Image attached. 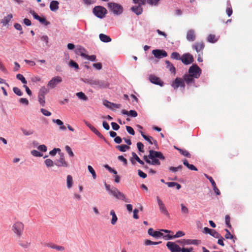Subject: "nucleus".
I'll list each match as a JSON object with an SVG mask.
<instances>
[{
    "label": "nucleus",
    "mask_w": 252,
    "mask_h": 252,
    "mask_svg": "<svg viewBox=\"0 0 252 252\" xmlns=\"http://www.w3.org/2000/svg\"><path fill=\"white\" fill-rule=\"evenodd\" d=\"M193 47L197 52H199L203 49L204 44L202 42H196L193 45Z\"/></svg>",
    "instance_id": "obj_26"
},
{
    "label": "nucleus",
    "mask_w": 252,
    "mask_h": 252,
    "mask_svg": "<svg viewBox=\"0 0 252 252\" xmlns=\"http://www.w3.org/2000/svg\"><path fill=\"white\" fill-rule=\"evenodd\" d=\"M93 66L97 70H100L102 69V64L100 63H95L93 64Z\"/></svg>",
    "instance_id": "obj_61"
},
{
    "label": "nucleus",
    "mask_w": 252,
    "mask_h": 252,
    "mask_svg": "<svg viewBox=\"0 0 252 252\" xmlns=\"http://www.w3.org/2000/svg\"><path fill=\"white\" fill-rule=\"evenodd\" d=\"M132 158H131L130 161L132 164H135V161L136 160L140 164L144 165V162L140 159L136 154L134 152L132 153Z\"/></svg>",
    "instance_id": "obj_21"
},
{
    "label": "nucleus",
    "mask_w": 252,
    "mask_h": 252,
    "mask_svg": "<svg viewBox=\"0 0 252 252\" xmlns=\"http://www.w3.org/2000/svg\"><path fill=\"white\" fill-rule=\"evenodd\" d=\"M210 234L216 238H220V235L218 233L216 230L212 229L210 233Z\"/></svg>",
    "instance_id": "obj_49"
},
{
    "label": "nucleus",
    "mask_w": 252,
    "mask_h": 252,
    "mask_svg": "<svg viewBox=\"0 0 252 252\" xmlns=\"http://www.w3.org/2000/svg\"><path fill=\"white\" fill-rule=\"evenodd\" d=\"M184 82H186V83L188 85H190L194 83V78L189 73V74H186L184 75Z\"/></svg>",
    "instance_id": "obj_20"
},
{
    "label": "nucleus",
    "mask_w": 252,
    "mask_h": 252,
    "mask_svg": "<svg viewBox=\"0 0 252 252\" xmlns=\"http://www.w3.org/2000/svg\"><path fill=\"white\" fill-rule=\"evenodd\" d=\"M13 17V15L12 14H9L7 15L6 16H5L1 21V23L2 24L3 26H6L8 24L10 21Z\"/></svg>",
    "instance_id": "obj_25"
},
{
    "label": "nucleus",
    "mask_w": 252,
    "mask_h": 252,
    "mask_svg": "<svg viewBox=\"0 0 252 252\" xmlns=\"http://www.w3.org/2000/svg\"><path fill=\"white\" fill-rule=\"evenodd\" d=\"M126 129L130 134H131L132 135H134L135 134L134 130H133V128L131 127V126H126Z\"/></svg>",
    "instance_id": "obj_59"
},
{
    "label": "nucleus",
    "mask_w": 252,
    "mask_h": 252,
    "mask_svg": "<svg viewBox=\"0 0 252 252\" xmlns=\"http://www.w3.org/2000/svg\"><path fill=\"white\" fill-rule=\"evenodd\" d=\"M84 58L91 61H95L96 60V56L95 55L89 56L88 55H86Z\"/></svg>",
    "instance_id": "obj_57"
},
{
    "label": "nucleus",
    "mask_w": 252,
    "mask_h": 252,
    "mask_svg": "<svg viewBox=\"0 0 252 252\" xmlns=\"http://www.w3.org/2000/svg\"><path fill=\"white\" fill-rule=\"evenodd\" d=\"M94 15L98 18H103L106 14V9L101 6H96L93 9Z\"/></svg>",
    "instance_id": "obj_8"
},
{
    "label": "nucleus",
    "mask_w": 252,
    "mask_h": 252,
    "mask_svg": "<svg viewBox=\"0 0 252 252\" xmlns=\"http://www.w3.org/2000/svg\"><path fill=\"white\" fill-rule=\"evenodd\" d=\"M19 245L23 248H27L30 246L31 243L28 242H24L21 241L19 243Z\"/></svg>",
    "instance_id": "obj_55"
},
{
    "label": "nucleus",
    "mask_w": 252,
    "mask_h": 252,
    "mask_svg": "<svg viewBox=\"0 0 252 252\" xmlns=\"http://www.w3.org/2000/svg\"><path fill=\"white\" fill-rule=\"evenodd\" d=\"M59 2L57 0H52L50 4V9L52 11H56L58 10Z\"/></svg>",
    "instance_id": "obj_23"
},
{
    "label": "nucleus",
    "mask_w": 252,
    "mask_h": 252,
    "mask_svg": "<svg viewBox=\"0 0 252 252\" xmlns=\"http://www.w3.org/2000/svg\"><path fill=\"white\" fill-rule=\"evenodd\" d=\"M14 27L17 30L21 31L20 34H22L23 33L22 31V28L20 24L18 23H15L14 25Z\"/></svg>",
    "instance_id": "obj_63"
},
{
    "label": "nucleus",
    "mask_w": 252,
    "mask_h": 252,
    "mask_svg": "<svg viewBox=\"0 0 252 252\" xmlns=\"http://www.w3.org/2000/svg\"><path fill=\"white\" fill-rule=\"evenodd\" d=\"M30 13L32 15L33 17L35 19L38 20L41 24L45 26H48L50 24V23L46 20L45 17L44 16L40 17L34 11L31 10Z\"/></svg>",
    "instance_id": "obj_10"
},
{
    "label": "nucleus",
    "mask_w": 252,
    "mask_h": 252,
    "mask_svg": "<svg viewBox=\"0 0 252 252\" xmlns=\"http://www.w3.org/2000/svg\"><path fill=\"white\" fill-rule=\"evenodd\" d=\"M31 154L35 157H41L43 156V154L35 150L31 151Z\"/></svg>",
    "instance_id": "obj_45"
},
{
    "label": "nucleus",
    "mask_w": 252,
    "mask_h": 252,
    "mask_svg": "<svg viewBox=\"0 0 252 252\" xmlns=\"http://www.w3.org/2000/svg\"><path fill=\"white\" fill-rule=\"evenodd\" d=\"M110 215L112 216V219L111 220V224L113 225H115L118 220V217L113 209L110 210Z\"/></svg>",
    "instance_id": "obj_24"
},
{
    "label": "nucleus",
    "mask_w": 252,
    "mask_h": 252,
    "mask_svg": "<svg viewBox=\"0 0 252 252\" xmlns=\"http://www.w3.org/2000/svg\"><path fill=\"white\" fill-rule=\"evenodd\" d=\"M143 158L147 163L150 164L159 165L160 162L158 158L164 160L165 158L161 152L151 150L149 151V155L144 156Z\"/></svg>",
    "instance_id": "obj_1"
},
{
    "label": "nucleus",
    "mask_w": 252,
    "mask_h": 252,
    "mask_svg": "<svg viewBox=\"0 0 252 252\" xmlns=\"http://www.w3.org/2000/svg\"><path fill=\"white\" fill-rule=\"evenodd\" d=\"M49 92L48 89H47L45 86L42 87L38 92V94L41 96H45V95Z\"/></svg>",
    "instance_id": "obj_33"
},
{
    "label": "nucleus",
    "mask_w": 252,
    "mask_h": 252,
    "mask_svg": "<svg viewBox=\"0 0 252 252\" xmlns=\"http://www.w3.org/2000/svg\"><path fill=\"white\" fill-rule=\"evenodd\" d=\"M152 53L156 58L158 59H161L167 56V54L165 51L159 49L153 50Z\"/></svg>",
    "instance_id": "obj_14"
},
{
    "label": "nucleus",
    "mask_w": 252,
    "mask_h": 252,
    "mask_svg": "<svg viewBox=\"0 0 252 252\" xmlns=\"http://www.w3.org/2000/svg\"><path fill=\"white\" fill-rule=\"evenodd\" d=\"M179 243H181L183 245H190L193 244L197 245L200 244V241L198 240H190V239H184L178 241Z\"/></svg>",
    "instance_id": "obj_17"
},
{
    "label": "nucleus",
    "mask_w": 252,
    "mask_h": 252,
    "mask_svg": "<svg viewBox=\"0 0 252 252\" xmlns=\"http://www.w3.org/2000/svg\"><path fill=\"white\" fill-rule=\"evenodd\" d=\"M140 133L145 140L148 141L150 144H153L152 141L153 140V138L151 136H147L145 135L142 131H140Z\"/></svg>",
    "instance_id": "obj_39"
},
{
    "label": "nucleus",
    "mask_w": 252,
    "mask_h": 252,
    "mask_svg": "<svg viewBox=\"0 0 252 252\" xmlns=\"http://www.w3.org/2000/svg\"><path fill=\"white\" fill-rule=\"evenodd\" d=\"M172 87L174 89H176L179 87H183L184 88L185 86V82L184 79L180 78H177L175 80L174 82H173L171 84Z\"/></svg>",
    "instance_id": "obj_15"
},
{
    "label": "nucleus",
    "mask_w": 252,
    "mask_h": 252,
    "mask_svg": "<svg viewBox=\"0 0 252 252\" xmlns=\"http://www.w3.org/2000/svg\"><path fill=\"white\" fill-rule=\"evenodd\" d=\"M24 228V223L19 220H17L12 224L11 231L17 238L20 239L23 235Z\"/></svg>",
    "instance_id": "obj_3"
},
{
    "label": "nucleus",
    "mask_w": 252,
    "mask_h": 252,
    "mask_svg": "<svg viewBox=\"0 0 252 252\" xmlns=\"http://www.w3.org/2000/svg\"><path fill=\"white\" fill-rule=\"evenodd\" d=\"M105 187L107 191L110 195H113L116 199L122 200L125 202H129V200L126 196L115 187L111 188L109 185L105 184Z\"/></svg>",
    "instance_id": "obj_2"
},
{
    "label": "nucleus",
    "mask_w": 252,
    "mask_h": 252,
    "mask_svg": "<svg viewBox=\"0 0 252 252\" xmlns=\"http://www.w3.org/2000/svg\"><path fill=\"white\" fill-rule=\"evenodd\" d=\"M187 39L189 41H193L195 40V32L193 30H189L187 32Z\"/></svg>",
    "instance_id": "obj_19"
},
{
    "label": "nucleus",
    "mask_w": 252,
    "mask_h": 252,
    "mask_svg": "<svg viewBox=\"0 0 252 252\" xmlns=\"http://www.w3.org/2000/svg\"><path fill=\"white\" fill-rule=\"evenodd\" d=\"M189 73L194 77V78H198L201 73V69L196 64H193L190 66L189 69Z\"/></svg>",
    "instance_id": "obj_6"
},
{
    "label": "nucleus",
    "mask_w": 252,
    "mask_h": 252,
    "mask_svg": "<svg viewBox=\"0 0 252 252\" xmlns=\"http://www.w3.org/2000/svg\"><path fill=\"white\" fill-rule=\"evenodd\" d=\"M40 39L42 41L45 42V43L46 45H48L49 37L47 35H42V36H41Z\"/></svg>",
    "instance_id": "obj_50"
},
{
    "label": "nucleus",
    "mask_w": 252,
    "mask_h": 252,
    "mask_svg": "<svg viewBox=\"0 0 252 252\" xmlns=\"http://www.w3.org/2000/svg\"><path fill=\"white\" fill-rule=\"evenodd\" d=\"M19 102L22 104H25V105H28V104L29 103V100L27 98H20Z\"/></svg>",
    "instance_id": "obj_62"
},
{
    "label": "nucleus",
    "mask_w": 252,
    "mask_h": 252,
    "mask_svg": "<svg viewBox=\"0 0 252 252\" xmlns=\"http://www.w3.org/2000/svg\"><path fill=\"white\" fill-rule=\"evenodd\" d=\"M37 149L41 151H42V152H45L47 151V147L45 145H39L38 147H37Z\"/></svg>",
    "instance_id": "obj_64"
},
{
    "label": "nucleus",
    "mask_w": 252,
    "mask_h": 252,
    "mask_svg": "<svg viewBox=\"0 0 252 252\" xmlns=\"http://www.w3.org/2000/svg\"><path fill=\"white\" fill-rule=\"evenodd\" d=\"M59 154L60 156V158L56 160L55 164L59 167H68V164L65 160L64 154L63 153Z\"/></svg>",
    "instance_id": "obj_7"
},
{
    "label": "nucleus",
    "mask_w": 252,
    "mask_h": 252,
    "mask_svg": "<svg viewBox=\"0 0 252 252\" xmlns=\"http://www.w3.org/2000/svg\"><path fill=\"white\" fill-rule=\"evenodd\" d=\"M68 65L70 67L74 68L76 69H79V66L78 64L72 60L70 61L68 63Z\"/></svg>",
    "instance_id": "obj_44"
},
{
    "label": "nucleus",
    "mask_w": 252,
    "mask_h": 252,
    "mask_svg": "<svg viewBox=\"0 0 252 252\" xmlns=\"http://www.w3.org/2000/svg\"><path fill=\"white\" fill-rule=\"evenodd\" d=\"M58 152L60 153L61 149L59 148H54L49 152V154L51 156H55Z\"/></svg>",
    "instance_id": "obj_51"
},
{
    "label": "nucleus",
    "mask_w": 252,
    "mask_h": 252,
    "mask_svg": "<svg viewBox=\"0 0 252 252\" xmlns=\"http://www.w3.org/2000/svg\"><path fill=\"white\" fill-rule=\"evenodd\" d=\"M40 111L43 114V115L46 116H50L51 115V113L50 112L43 108H41L40 109Z\"/></svg>",
    "instance_id": "obj_58"
},
{
    "label": "nucleus",
    "mask_w": 252,
    "mask_h": 252,
    "mask_svg": "<svg viewBox=\"0 0 252 252\" xmlns=\"http://www.w3.org/2000/svg\"><path fill=\"white\" fill-rule=\"evenodd\" d=\"M225 231H226V233L225 235V238L227 239H232L233 238V235L230 233L229 230L227 229H225Z\"/></svg>",
    "instance_id": "obj_56"
},
{
    "label": "nucleus",
    "mask_w": 252,
    "mask_h": 252,
    "mask_svg": "<svg viewBox=\"0 0 252 252\" xmlns=\"http://www.w3.org/2000/svg\"><path fill=\"white\" fill-rule=\"evenodd\" d=\"M86 125L90 129L94 132L96 135L102 139H104L103 136L96 129L94 126L89 123L86 122Z\"/></svg>",
    "instance_id": "obj_22"
},
{
    "label": "nucleus",
    "mask_w": 252,
    "mask_h": 252,
    "mask_svg": "<svg viewBox=\"0 0 252 252\" xmlns=\"http://www.w3.org/2000/svg\"><path fill=\"white\" fill-rule=\"evenodd\" d=\"M73 186V180L72 177L71 175H68L66 177V187L68 189H69L72 188Z\"/></svg>",
    "instance_id": "obj_27"
},
{
    "label": "nucleus",
    "mask_w": 252,
    "mask_h": 252,
    "mask_svg": "<svg viewBox=\"0 0 252 252\" xmlns=\"http://www.w3.org/2000/svg\"><path fill=\"white\" fill-rule=\"evenodd\" d=\"M76 95L81 100L87 101L88 100L87 96L83 92H79L76 94Z\"/></svg>",
    "instance_id": "obj_34"
},
{
    "label": "nucleus",
    "mask_w": 252,
    "mask_h": 252,
    "mask_svg": "<svg viewBox=\"0 0 252 252\" xmlns=\"http://www.w3.org/2000/svg\"><path fill=\"white\" fill-rule=\"evenodd\" d=\"M165 63L166 64V67L170 70L171 73H173L174 75L176 74V68L174 66L172 63L169 61H166Z\"/></svg>",
    "instance_id": "obj_29"
},
{
    "label": "nucleus",
    "mask_w": 252,
    "mask_h": 252,
    "mask_svg": "<svg viewBox=\"0 0 252 252\" xmlns=\"http://www.w3.org/2000/svg\"><path fill=\"white\" fill-rule=\"evenodd\" d=\"M166 247L171 252H181V249L179 245L173 242H168Z\"/></svg>",
    "instance_id": "obj_12"
},
{
    "label": "nucleus",
    "mask_w": 252,
    "mask_h": 252,
    "mask_svg": "<svg viewBox=\"0 0 252 252\" xmlns=\"http://www.w3.org/2000/svg\"><path fill=\"white\" fill-rule=\"evenodd\" d=\"M44 163L47 168L52 167L54 166L55 162L51 159L48 158L44 161Z\"/></svg>",
    "instance_id": "obj_35"
},
{
    "label": "nucleus",
    "mask_w": 252,
    "mask_h": 252,
    "mask_svg": "<svg viewBox=\"0 0 252 252\" xmlns=\"http://www.w3.org/2000/svg\"><path fill=\"white\" fill-rule=\"evenodd\" d=\"M13 91L15 94H16L18 96H21L23 94L21 91L17 87H14L13 89Z\"/></svg>",
    "instance_id": "obj_52"
},
{
    "label": "nucleus",
    "mask_w": 252,
    "mask_h": 252,
    "mask_svg": "<svg viewBox=\"0 0 252 252\" xmlns=\"http://www.w3.org/2000/svg\"><path fill=\"white\" fill-rule=\"evenodd\" d=\"M165 235H164L163 233L161 232V230L159 231H156L155 233L154 234V237L155 238H160L162 237L164 239V236Z\"/></svg>",
    "instance_id": "obj_41"
},
{
    "label": "nucleus",
    "mask_w": 252,
    "mask_h": 252,
    "mask_svg": "<svg viewBox=\"0 0 252 252\" xmlns=\"http://www.w3.org/2000/svg\"><path fill=\"white\" fill-rule=\"evenodd\" d=\"M160 243H161V242H153L149 240H146L144 241V244L146 246H149V245H156L159 244Z\"/></svg>",
    "instance_id": "obj_42"
},
{
    "label": "nucleus",
    "mask_w": 252,
    "mask_h": 252,
    "mask_svg": "<svg viewBox=\"0 0 252 252\" xmlns=\"http://www.w3.org/2000/svg\"><path fill=\"white\" fill-rule=\"evenodd\" d=\"M62 82V78L57 76L53 77L48 83L47 86L51 88H55L57 85Z\"/></svg>",
    "instance_id": "obj_9"
},
{
    "label": "nucleus",
    "mask_w": 252,
    "mask_h": 252,
    "mask_svg": "<svg viewBox=\"0 0 252 252\" xmlns=\"http://www.w3.org/2000/svg\"><path fill=\"white\" fill-rule=\"evenodd\" d=\"M149 80L150 82L153 84L158 85L160 86L163 85V82L160 80V79L158 77L154 75H151L149 76Z\"/></svg>",
    "instance_id": "obj_18"
},
{
    "label": "nucleus",
    "mask_w": 252,
    "mask_h": 252,
    "mask_svg": "<svg viewBox=\"0 0 252 252\" xmlns=\"http://www.w3.org/2000/svg\"><path fill=\"white\" fill-rule=\"evenodd\" d=\"M85 50L84 48H82L81 46L77 47L76 50V53L77 54L80 55L81 57L85 58L86 56V54L85 53Z\"/></svg>",
    "instance_id": "obj_32"
},
{
    "label": "nucleus",
    "mask_w": 252,
    "mask_h": 252,
    "mask_svg": "<svg viewBox=\"0 0 252 252\" xmlns=\"http://www.w3.org/2000/svg\"><path fill=\"white\" fill-rule=\"evenodd\" d=\"M38 100L40 104L42 106H44L45 103V96L38 95Z\"/></svg>",
    "instance_id": "obj_47"
},
{
    "label": "nucleus",
    "mask_w": 252,
    "mask_h": 252,
    "mask_svg": "<svg viewBox=\"0 0 252 252\" xmlns=\"http://www.w3.org/2000/svg\"><path fill=\"white\" fill-rule=\"evenodd\" d=\"M116 148L119 149L121 152H126V151L129 150L130 147L126 145H119L116 147Z\"/></svg>",
    "instance_id": "obj_38"
},
{
    "label": "nucleus",
    "mask_w": 252,
    "mask_h": 252,
    "mask_svg": "<svg viewBox=\"0 0 252 252\" xmlns=\"http://www.w3.org/2000/svg\"><path fill=\"white\" fill-rule=\"evenodd\" d=\"M218 40V38L216 37L214 34H210L207 38V41L211 43H215Z\"/></svg>",
    "instance_id": "obj_36"
},
{
    "label": "nucleus",
    "mask_w": 252,
    "mask_h": 252,
    "mask_svg": "<svg viewBox=\"0 0 252 252\" xmlns=\"http://www.w3.org/2000/svg\"><path fill=\"white\" fill-rule=\"evenodd\" d=\"M16 78L20 80L22 83L24 84L25 85L27 84V82L25 78L24 77V76L22 74H18L16 75Z\"/></svg>",
    "instance_id": "obj_43"
},
{
    "label": "nucleus",
    "mask_w": 252,
    "mask_h": 252,
    "mask_svg": "<svg viewBox=\"0 0 252 252\" xmlns=\"http://www.w3.org/2000/svg\"><path fill=\"white\" fill-rule=\"evenodd\" d=\"M100 40L103 42H109L111 41V38L108 35L100 33L99 35Z\"/></svg>",
    "instance_id": "obj_30"
},
{
    "label": "nucleus",
    "mask_w": 252,
    "mask_h": 252,
    "mask_svg": "<svg viewBox=\"0 0 252 252\" xmlns=\"http://www.w3.org/2000/svg\"><path fill=\"white\" fill-rule=\"evenodd\" d=\"M53 122L56 124L57 125L60 126V129L62 130H64L66 129V127L64 126H63V122L60 120V119H53L52 120Z\"/></svg>",
    "instance_id": "obj_31"
},
{
    "label": "nucleus",
    "mask_w": 252,
    "mask_h": 252,
    "mask_svg": "<svg viewBox=\"0 0 252 252\" xmlns=\"http://www.w3.org/2000/svg\"><path fill=\"white\" fill-rule=\"evenodd\" d=\"M107 5L110 10L115 15H120L123 12V8L122 6L118 3L109 2Z\"/></svg>",
    "instance_id": "obj_5"
},
{
    "label": "nucleus",
    "mask_w": 252,
    "mask_h": 252,
    "mask_svg": "<svg viewBox=\"0 0 252 252\" xmlns=\"http://www.w3.org/2000/svg\"><path fill=\"white\" fill-rule=\"evenodd\" d=\"M175 148L177 149L180 152V153L182 155H183V156L187 157L188 158H190V154L189 153V152L188 151L185 150H183L181 149H179V148H176V147H175Z\"/></svg>",
    "instance_id": "obj_37"
},
{
    "label": "nucleus",
    "mask_w": 252,
    "mask_h": 252,
    "mask_svg": "<svg viewBox=\"0 0 252 252\" xmlns=\"http://www.w3.org/2000/svg\"><path fill=\"white\" fill-rule=\"evenodd\" d=\"M65 149L66 152L68 153L69 157H73L74 156V153L72 152L71 148L69 146H66L65 147Z\"/></svg>",
    "instance_id": "obj_48"
},
{
    "label": "nucleus",
    "mask_w": 252,
    "mask_h": 252,
    "mask_svg": "<svg viewBox=\"0 0 252 252\" xmlns=\"http://www.w3.org/2000/svg\"><path fill=\"white\" fill-rule=\"evenodd\" d=\"M156 199H157L158 206L159 207V209L160 212L162 214H164V215L168 216L169 213H168L163 202L161 200V199L159 198V196H157Z\"/></svg>",
    "instance_id": "obj_11"
},
{
    "label": "nucleus",
    "mask_w": 252,
    "mask_h": 252,
    "mask_svg": "<svg viewBox=\"0 0 252 252\" xmlns=\"http://www.w3.org/2000/svg\"><path fill=\"white\" fill-rule=\"evenodd\" d=\"M181 60L185 64H189L193 62V58L190 54H185L181 57Z\"/></svg>",
    "instance_id": "obj_13"
},
{
    "label": "nucleus",
    "mask_w": 252,
    "mask_h": 252,
    "mask_svg": "<svg viewBox=\"0 0 252 252\" xmlns=\"http://www.w3.org/2000/svg\"><path fill=\"white\" fill-rule=\"evenodd\" d=\"M171 57L173 59L181 60L180 54L177 52L172 53Z\"/></svg>",
    "instance_id": "obj_53"
},
{
    "label": "nucleus",
    "mask_w": 252,
    "mask_h": 252,
    "mask_svg": "<svg viewBox=\"0 0 252 252\" xmlns=\"http://www.w3.org/2000/svg\"><path fill=\"white\" fill-rule=\"evenodd\" d=\"M132 11L134 12L136 15H140L142 13L143 9L141 5L133 6L131 8Z\"/></svg>",
    "instance_id": "obj_28"
},
{
    "label": "nucleus",
    "mask_w": 252,
    "mask_h": 252,
    "mask_svg": "<svg viewBox=\"0 0 252 252\" xmlns=\"http://www.w3.org/2000/svg\"><path fill=\"white\" fill-rule=\"evenodd\" d=\"M88 169L90 173L92 175V177L94 180L96 178V175L94 168L91 165L88 166Z\"/></svg>",
    "instance_id": "obj_40"
},
{
    "label": "nucleus",
    "mask_w": 252,
    "mask_h": 252,
    "mask_svg": "<svg viewBox=\"0 0 252 252\" xmlns=\"http://www.w3.org/2000/svg\"><path fill=\"white\" fill-rule=\"evenodd\" d=\"M87 83L91 85L97 87L101 89L107 88L109 86V83L107 80H89Z\"/></svg>",
    "instance_id": "obj_4"
},
{
    "label": "nucleus",
    "mask_w": 252,
    "mask_h": 252,
    "mask_svg": "<svg viewBox=\"0 0 252 252\" xmlns=\"http://www.w3.org/2000/svg\"><path fill=\"white\" fill-rule=\"evenodd\" d=\"M137 147L139 152H144V145L140 142L137 143Z\"/></svg>",
    "instance_id": "obj_54"
},
{
    "label": "nucleus",
    "mask_w": 252,
    "mask_h": 252,
    "mask_svg": "<svg viewBox=\"0 0 252 252\" xmlns=\"http://www.w3.org/2000/svg\"><path fill=\"white\" fill-rule=\"evenodd\" d=\"M185 233L182 231H178L175 235H172L170 234H167L164 236V239L165 240H169L173 239V238H179L185 235Z\"/></svg>",
    "instance_id": "obj_16"
},
{
    "label": "nucleus",
    "mask_w": 252,
    "mask_h": 252,
    "mask_svg": "<svg viewBox=\"0 0 252 252\" xmlns=\"http://www.w3.org/2000/svg\"><path fill=\"white\" fill-rule=\"evenodd\" d=\"M181 212L184 214H188L189 213V209L183 203L181 204Z\"/></svg>",
    "instance_id": "obj_46"
},
{
    "label": "nucleus",
    "mask_w": 252,
    "mask_h": 252,
    "mask_svg": "<svg viewBox=\"0 0 252 252\" xmlns=\"http://www.w3.org/2000/svg\"><path fill=\"white\" fill-rule=\"evenodd\" d=\"M160 0H148V3L152 5H158Z\"/></svg>",
    "instance_id": "obj_60"
}]
</instances>
